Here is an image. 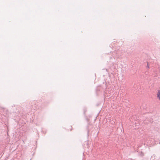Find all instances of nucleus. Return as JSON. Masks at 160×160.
I'll return each mask as SVG.
<instances>
[{
  "instance_id": "nucleus-1",
  "label": "nucleus",
  "mask_w": 160,
  "mask_h": 160,
  "mask_svg": "<svg viewBox=\"0 0 160 160\" xmlns=\"http://www.w3.org/2000/svg\"><path fill=\"white\" fill-rule=\"evenodd\" d=\"M157 95L158 98L160 100V89L158 90Z\"/></svg>"
},
{
  "instance_id": "nucleus-2",
  "label": "nucleus",
  "mask_w": 160,
  "mask_h": 160,
  "mask_svg": "<svg viewBox=\"0 0 160 160\" xmlns=\"http://www.w3.org/2000/svg\"><path fill=\"white\" fill-rule=\"evenodd\" d=\"M147 68H149V66H148V65H147Z\"/></svg>"
}]
</instances>
